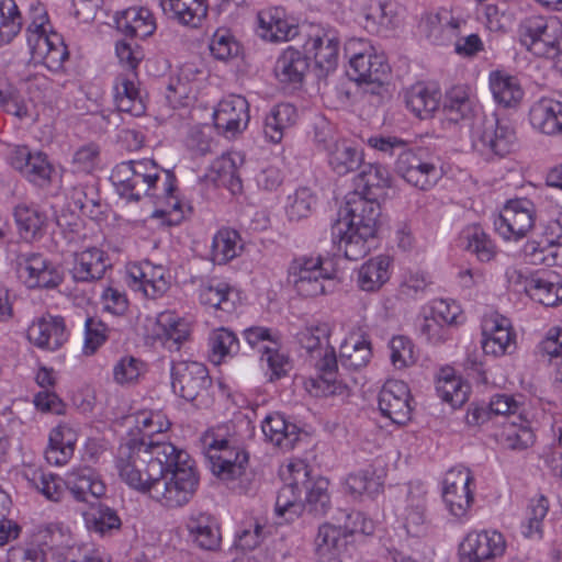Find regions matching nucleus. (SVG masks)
Masks as SVG:
<instances>
[{"instance_id": "obj_45", "label": "nucleus", "mask_w": 562, "mask_h": 562, "mask_svg": "<svg viewBox=\"0 0 562 562\" xmlns=\"http://www.w3.org/2000/svg\"><path fill=\"white\" fill-rule=\"evenodd\" d=\"M297 117L294 105L290 103L277 104L265 119L263 132L266 137L274 144L280 143L285 130L292 127Z\"/></svg>"}, {"instance_id": "obj_7", "label": "nucleus", "mask_w": 562, "mask_h": 562, "mask_svg": "<svg viewBox=\"0 0 562 562\" xmlns=\"http://www.w3.org/2000/svg\"><path fill=\"white\" fill-rule=\"evenodd\" d=\"M346 50L352 52L349 60L351 78L368 85L370 93L379 94L391 71L385 55L360 40L350 41Z\"/></svg>"}, {"instance_id": "obj_59", "label": "nucleus", "mask_w": 562, "mask_h": 562, "mask_svg": "<svg viewBox=\"0 0 562 562\" xmlns=\"http://www.w3.org/2000/svg\"><path fill=\"white\" fill-rule=\"evenodd\" d=\"M549 510V501L546 496L539 495L531 498L527 507L526 521L521 524V533L526 538H542V521Z\"/></svg>"}, {"instance_id": "obj_58", "label": "nucleus", "mask_w": 562, "mask_h": 562, "mask_svg": "<svg viewBox=\"0 0 562 562\" xmlns=\"http://www.w3.org/2000/svg\"><path fill=\"white\" fill-rule=\"evenodd\" d=\"M383 488V482L371 468L351 473L346 479V490L353 497L362 495L373 496Z\"/></svg>"}, {"instance_id": "obj_32", "label": "nucleus", "mask_w": 562, "mask_h": 562, "mask_svg": "<svg viewBox=\"0 0 562 562\" xmlns=\"http://www.w3.org/2000/svg\"><path fill=\"white\" fill-rule=\"evenodd\" d=\"M402 518L408 536L423 537L427 533L429 521L426 516V493L422 488H409Z\"/></svg>"}, {"instance_id": "obj_1", "label": "nucleus", "mask_w": 562, "mask_h": 562, "mask_svg": "<svg viewBox=\"0 0 562 562\" xmlns=\"http://www.w3.org/2000/svg\"><path fill=\"white\" fill-rule=\"evenodd\" d=\"M380 215L381 206L374 198L358 192L348 196L340 217L331 227L333 241L347 259L357 261L370 252Z\"/></svg>"}, {"instance_id": "obj_50", "label": "nucleus", "mask_w": 562, "mask_h": 562, "mask_svg": "<svg viewBox=\"0 0 562 562\" xmlns=\"http://www.w3.org/2000/svg\"><path fill=\"white\" fill-rule=\"evenodd\" d=\"M524 256L531 265L562 266V241L529 240L524 246Z\"/></svg>"}, {"instance_id": "obj_30", "label": "nucleus", "mask_w": 562, "mask_h": 562, "mask_svg": "<svg viewBox=\"0 0 562 562\" xmlns=\"http://www.w3.org/2000/svg\"><path fill=\"white\" fill-rule=\"evenodd\" d=\"M13 217L18 233L22 239L34 241L40 239L48 224V217L37 205L19 203L13 209Z\"/></svg>"}, {"instance_id": "obj_6", "label": "nucleus", "mask_w": 562, "mask_h": 562, "mask_svg": "<svg viewBox=\"0 0 562 562\" xmlns=\"http://www.w3.org/2000/svg\"><path fill=\"white\" fill-rule=\"evenodd\" d=\"M517 36L531 54L554 58L562 49V22L557 16L530 14L519 21Z\"/></svg>"}, {"instance_id": "obj_11", "label": "nucleus", "mask_w": 562, "mask_h": 562, "mask_svg": "<svg viewBox=\"0 0 562 562\" xmlns=\"http://www.w3.org/2000/svg\"><path fill=\"white\" fill-rule=\"evenodd\" d=\"M15 270L27 289H55L64 280L61 270L38 252L19 255Z\"/></svg>"}, {"instance_id": "obj_18", "label": "nucleus", "mask_w": 562, "mask_h": 562, "mask_svg": "<svg viewBox=\"0 0 562 562\" xmlns=\"http://www.w3.org/2000/svg\"><path fill=\"white\" fill-rule=\"evenodd\" d=\"M503 535L495 530L469 532L459 547L460 562H493L505 552Z\"/></svg>"}, {"instance_id": "obj_15", "label": "nucleus", "mask_w": 562, "mask_h": 562, "mask_svg": "<svg viewBox=\"0 0 562 562\" xmlns=\"http://www.w3.org/2000/svg\"><path fill=\"white\" fill-rule=\"evenodd\" d=\"M535 225L533 204L526 199L507 202L503 210L494 217L496 233L506 240H517Z\"/></svg>"}, {"instance_id": "obj_34", "label": "nucleus", "mask_w": 562, "mask_h": 562, "mask_svg": "<svg viewBox=\"0 0 562 562\" xmlns=\"http://www.w3.org/2000/svg\"><path fill=\"white\" fill-rule=\"evenodd\" d=\"M259 34L270 42L290 41L297 34V27L285 20L282 8H269L258 14Z\"/></svg>"}, {"instance_id": "obj_26", "label": "nucleus", "mask_w": 562, "mask_h": 562, "mask_svg": "<svg viewBox=\"0 0 562 562\" xmlns=\"http://www.w3.org/2000/svg\"><path fill=\"white\" fill-rule=\"evenodd\" d=\"M532 127L546 135L562 134V101L542 97L529 109Z\"/></svg>"}, {"instance_id": "obj_62", "label": "nucleus", "mask_w": 562, "mask_h": 562, "mask_svg": "<svg viewBox=\"0 0 562 562\" xmlns=\"http://www.w3.org/2000/svg\"><path fill=\"white\" fill-rule=\"evenodd\" d=\"M316 204V196L310 188L301 187L288 195L285 213L290 221L306 218Z\"/></svg>"}, {"instance_id": "obj_9", "label": "nucleus", "mask_w": 562, "mask_h": 562, "mask_svg": "<svg viewBox=\"0 0 562 562\" xmlns=\"http://www.w3.org/2000/svg\"><path fill=\"white\" fill-rule=\"evenodd\" d=\"M176 176L171 171L162 173L134 175L132 201H139L143 196H149L156 203H165L166 209L155 211V216H161L165 213L178 212L177 221L183 217L184 204L177 196Z\"/></svg>"}, {"instance_id": "obj_20", "label": "nucleus", "mask_w": 562, "mask_h": 562, "mask_svg": "<svg viewBox=\"0 0 562 562\" xmlns=\"http://www.w3.org/2000/svg\"><path fill=\"white\" fill-rule=\"evenodd\" d=\"M409 401V389L403 381L389 380L379 393V408L382 415L398 425H404L411 419Z\"/></svg>"}, {"instance_id": "obj_35", "label": "nucleus", "mask_w": 562, "mask_h": 562, "mask_svg": "<svg viewBox=\"0 0 562 562\" xmlns=\"http://www.w3.org/2000/svg\"><path fill=\"white\" fill-rule=\"evenodd\" d=\"M119 31L131 37L146 38L156 30L153 13L147 8H128L115 15Z\"/></svg>"}, {"instance_id": "obj_25", "label": "nucleus", "mask_w": 562, "mask_h": 562, "mask_svg": "<svg viewBox=\"0 0 562 562\" xmlns=\"http://www.w3.org/2000/svg\"><path fill=\"white\" fill-rule=\"evenodd\" d=\"M459 27V19H456L447 9L424 14L418 24L420 35L437 45L449 42Z\"/></svg>"}, {"instance_id": "obj_12", "label": "nucleus", "mask_w": 562, "mask_h": 562, "mask_svg": "<svg viewBox=\"0 0 562 562\" xmlns=\"http://www.w3.org/2000/svg\"><path fill=\"white\" fill-rule=\"evenodd\" d=\"M307 36L304 43L305 54L314 58L317 76L326 77L338 66L339 34L331 27L312 26Z\"/></svg>"}, {"instance_id": "obj_39", "label": "nucleus", "mask_w": 562, "mask_h": 562, "mask_svg": "<svg viewBox=\"0 0 562 562\" xmlns=\"http://www.w3.org/2000/svg\"><path fill=\"white\" fill-rule=\"evenodd\" d=\"M165 13L182 25L198 27L207 14L206 0H160Z\"/></svg>"}, {"instance_id": "obj_57", "label": "nucleus", "mask_w": 562, "mask_h": 562, "mask_svg": "<svg viewBox=\"0 0 562 562\" xmlns=\"http://www.w3.org/2000/svg\"><path fill=\"white\" fill-rule=\"evenodd\" d=\"M232 288L228 283L223 281H210L202 284L199 289V299L201 304L231 312L234 308V303L231 300Z\"/></svg>"}, {"instance_id": "obj_63", "label": "nucleus", "mask_w": 562, "mask_h": 562, "mask_svg": "<svg viewBox=\"0 0 562 562\" xmlns=\"http://www.w3.org/2000/svg\"><path fill=\"white\" fill-rule=\"evenodd\" d=\"M146 371V364L139 358L124 356L113 366V380L120 385L136 383Z\"/></svg>"}, {"instance_id": "obj_3", "label": "nucleus", "mask_w": 562, "mask_h": 562, "mask_svg": "<svg viewBox=\"0 0 562 562\" xmlns=\"http://www.w3.org/2000/svg\"><path fill=\"white\" fill-rule=\"evenodd\" d=\"M331 326L326 322L306 325L297 335V342L305 351V362L313 367L317 376L311 379L308 391L315 396H331L342 393V384L337 380L338 360L329 344Z\"/></svg>"}, {"instance_id": "obj_44", "label": "nucleus", "mask_w": 562, "mask_h": 562, "mask_svg": "<svg viewBox=\"0 0 562 562\" xmlns=\"http://www.w3.org/2000/svg\"><path fill=\"white\" fill-rule=\"evenodd\" d=\"M359 169L355 178V192L376 200L378 195L373 193V189H385L391 186L390 171L383 165L363 161Z\"/></svg>"}, {"instance_id": "obj_40", "label": "nucleus", "mask_w": 562, "mask_h": 562, "mask_svg": "<svg viewBox=\"0 0 562 562\" xmlns=\"http://www.w3.org/2000/svg\"><path fill=\"white\" fill-rule=\"evenodd\" d=\"M327 162L336 175L346 176L359 169L363 162V153L349 140L341 139L330 147Z\"/></svg>"}, {"instance_id": "obj_22", "label": "nucleus", "mask_w": 562, "mask_h": 562, "mask_svg": "<svg viewBox=\"0 0 562 562\" xmlns=\"http://www.w3.org/2000/svg\"><path fill=\"white\" fill-rule=\"evenodd\" d=\"M26 335L35 347L49 351L59 349L68 339L64 318L52 315L35 319L29 326Z\"/></svg>"}, {"instance_id": "obj_64", "label": "nucleus", "mask_w": 562, "mask_h": 562, "mask_svg": "<svg viewBox=\"0 0 562 562\" xmlns=\"http://www.w3.org/2000/svg\"><path fill=\"white\" fill-rule=\"evenodd\" d=\"M535 436L530 427L516 425L514 422L506 425L502 432V445L513 451H522L533 445Z\"/></svg>"}, {"instance_id": "obj_5", "label": "nucleus", "mask_w": 562, "mask_h": 562, "mask_svg": "<svg viewBox=\"0 0 562 562\" xmlns=\"http://www.w3.org/2000/svg\"><path fill=\"white\" fill-rule=\"evenodd\" d=\"M199 483L200 476L192 459L190 462L181 461L180 467L155 479L147 493L164 507L179 508L193 498Z\"/></svg>"}, {"instance_id": "obj_2", "label": "nucleus", "mask_w": 562, "mask_h": 562, "mask_svg": "<svg viewBox=\"0 0 562 562\" xmlns=\"http://www.w3.org/2000/svg\"><path fill=\"white\" fill-rule=\"evenodd\" d=\"M284 486L276 501V513L299 515L302 508L315 516H323L330 507L329 482L323 476H312V469L303 460L291 461Z\"/></svg>"}, {"instance_id": "obj_60", "label": "nucleus", "mask_w": 562, "mask_h": 562, "mask_svg": "<svg viewBox=\"0 0 562 562\" xmlns=\"http://www.w3.org/2000/svg\"><path fill=\"white\" fill-rule=\"evenodd\" d=\"M467 241L465 249L474 254L480 261H490L496 254V247L490 236L480 227H468L462 235Z\"/></svg>"}, {"instance_id": "obj_54", "label": "nucleus", "mask_w": 562, "mask_h": 562, "mask_svg": "<svg viewBox=\"0 0 562 562\" xmlns=\"http://www.w3.org/2000/svg\"><path fill=\"white\" fill-rule=\"evenodd\" d=\"M86 525L101 536L110 535L121 528V519L116 512L99 502L91 504L89 512L85 513Z\"/></svg>"}, {"instance_id": "obj_61", "label": "nucleus", "mask_w": 562, "mask_h": 562, "mask_svg": "<svg viewBox=\"0 0 562 562\" xmlns=\"http://www.w3.org/2000/svg\"><path fill=\"white\" fill-rule=\"evenodd\" d=\"M345 536L341 527L324 524L318 528L315 538L316 554L319 559L330 560L336 555L337 550L344 546Z\"/></svg>"}, {"instance_id": "obj_41", "label": "nucleus", "mask_w": 562, "mask_h": 562, "mask_svg": "<svg viewBox=\"0 0 562 562\" xmlns=\"http://www.w3.org/2000/svg\"><path fill=\"white\" fill-rule=\"evenodd\" d=\"M307 69V57L300 50L288 47L276 61L274 75L281 82L301 83Z\"/></svg>"}, {"instance_id": "obj_43", "label": "nucleus", "mask_w": 562, "mask_h": 562, "mask_svg": "<svg viewBox=\"0 0 562 562\" xmlns=\"http://www.w3.org/2000/svg\"><path fill=\"white\" fill-rule=\"evenodd\" d=\"M437 395L452 408L462 406L470 392V385L460 376H457L452 369H442L436 381Z\"/></svg>"}, {"instance_id": "obj_49", "label": "nucleus", "mask_w": 562, "mask_h": 562, "mask_svg": "<svg viewBox=\"0 0 562 562\" xmlns=\"http://www.w3.org/2000/svg\"><path fill=\"white\" fill-rule=\"evenodd\" d=\"M443 111L449 121L470 119L474 113V101L467 86H454L446 92Z\"/></svg>"}, {"instance_id": "obj_51", "label": "nucleus", "mask_w": 562, "mask_h": 562, "mask_svg": "<svg viewBox=\"0 0 562 562\" xmlns=\"http://www.w3.org/2000/svg\"><path fill=\"white\" fill-rule=\"evenodd\" d=\"M371 356L370 342L351 336L341 344L337 360L344 369L359 370L369 363Z\"/></svg>"}, {"instance_id": "obj_21", "label": "nucleus", "mask_w": 562, "mask_h": 562, "mask_svg": "<svg viewBox=\"0 0 562 562\" xmlns=\"http://www.w3.org/2000/svg\"><path fill=\"white\" fill-rule=\"evenodd\" d=\"M248 102L241 95H229L217 104L214 113V126L226 137L235 136L246 128L249 122Z\"/></svg>"}, {"instance_id": "obj_52", "label": "nucleus", "mask_w": 562, "mask_h": 562, "mask_svg": "<svg viewBox=\"0 0 562 562\" xmlns=\"http://www.w3.org/2000/svg\"><path fill=\"white\" fill-rule=\"evenodd\" d=\"M210 360L220 364L227 357H233L239 351V340L234 331L220 327L213 329L209 336Z\"/></svg>"}, {"instance_id": "obj_14", "label": "nucleus", "mask_w": 562, "mask_h": 562, "mask_svg": "<svg viewBox=\"0 0 562 562\" xmlns=\"http://www.w3.org/2000/svg\"><path fill=\"white\" fill-rule=\"evenodd\" d=\"M474 479L467 468H453L446 473L442 482V498L449 513L456 518L467 517L474 496L470 488Z\"/></svg>"}, {"instance_id": "obj_56", "label": "nucleus", "mask_w": 562, "mask_h": 562, "mask_svg": "<svg viewBox=\"0 0 562 562\" xmlns=\"http://www.w3.org/2000/svg\"><path fill=\"white\" fill-rule=\"evenodd\" d=\"M23 18L14 0H0V47L11 43L21 32Z\"/></svg>"}, {"instance_id": "obj_27", "label": "nucleus", "mask_w": 562, "mask_h": 562, "mask_svg": "<svg viewBox=\"0 0 562 562\" xmlns=\"http://www.w3.org/2000/svg\"><path fill=\"white\" fill-rule=\"evenodd\" d=\"M110 267L108 254L91 247L75 254L70 273L76 282H93L102 279Z\"/></svg>"}, {"instance_id": "obj_36", "label": "nucleus", "mask_w": 562, "mask_h": 562, "mask_svg": "<svg viewBox=\"0 0 562 562\" xmlns=\"http://www.w3.org/2000/svg\"><path fill=\"white\" fill-rule=\"evenodd\" d=\"M261 429L270 442L283 450L293 449L301 435V429L280 413L267 415Z\"/></svg>"}, {"instance_id": "obj_42", "label": "nucleus", "mask_w": 562, "mask_h": 562, "mask_svg": "<svg viewBox=\"0 0 562 562\" xmlns=\"http://www.w3.org/2000/svg\"><path fill=\"white\" fill-rule=\"evenodd\" d=\"M392 259L387 255H379L369 259L358 270V285L362 291L374 292L390 279Z\"/></svg>"}, {"instance_id": "obj_13", "label": "nucleus", "mask_w": 562, "mask_h": 562, "mask_svg": "<svg viewBox=\"0 0 562 562\" xmlns=\"http://www.w3.org/2000/svg\"><path fill=\"white\" fill-rule=\"evenodd\" d=\"M115 468L121 480L130 487L142 493L148 492L151 477L147 475L142 441L137 438H131L121 443L116 453Z\"/></svg>"}, {"instance_id": "obj_4", "label": "nucleus", "mask_w": 562, "mask_h": 562, "mask_svg": "<svg viewBox=\"0 0 562 562\" xmlns=\"http://www.w3.org/2000/svg\"><path fill=\"white\" fill-rule=\"evenodd\" d=\"M222 429L209 430L201 438L205 459L211 472L222 481L232 482L245 475L249 454L232 438H225Z\"/></svg>"}, {"instance_id": "obj_23", "label": "nucleus", "mask_w": 562, "mask_h": 562, "mask_svg": "<svg viewBox=\"0 0 562 562\" xmlns=\"http://www.w3.org/2000/svg\"><path fill=\"white\" fill-rule=\"evenodd\" d=\"M65 485L76 502L93 504L105 494L106 487L89 467L76 468L65 476Z\"/></svg>"}, {"instance_id": "obj_47", "label": "nucleus", "mask_w": 562, "mask_h": 562, "mask_svg": "<svg viewBox=\"0 0 562 562\" xmlns=\"http://www.w3.org/2000/svg\"><path fill=\"white\" fill-rule=\"evenodd\" d=\"M241 250L239 233L233 228L223 227L212 238L211 260L216 265H225L236 258Z\"/></svg>"}, {"instance_id": "obj_28", "label": "nucleus", "mask_w": 562, "mask_h": 562, "mask_svg": "<svg viewBox=\"0 0 562 562\" xmlns=\"http://www.w3.org/2000/svg\"><path fill=\"white\" fill-rule=\"evenodd\" d=\"M31 9L32 20L26 27V40L34 58L40 56V46L48 50L55 49L57 44L53 38L61 35L52 30L47 12L42 4L32 5Z\"/></svg>"}, {"instance_id": "obj_31", "label": "nucleus", "mask_w": 562, "mask_h": 562, "mask_svg": "<svg viewBox=\"0 0 562 562\" xmlns=\"http://www.w3.org/2000/svg\"><path fill=\"white\" fill-rule=\"evenodd\" d=\"M488 85L494 101L504 109H515L522 101L524 89L515 76L494 70L490 72Z\"/></svg>"}, {"instance_id": "obj_8", "label": "nucleus", "mask_w": 562, "mask_h": 562, "mask_svg": "<svg viewBox=\"0 0 562 562\" xmlns=\"http://www.w3.org/2000/svg\"><path fill=\"white\" fill-rule=\"evenodd\" d=\"M288 280L300 295L315 297L331 291L334 271L321 255H301L290 262Z\"/></svg>"}, {"instance_id": "obj_38", "label": "nucleus", "mask_w": 562, "mask_h": 562, "mask_svg": "<svg viewBox=\"0 0 562 562\" xmlns=\"http://www.w3.org/2000/svg\"><path fill=\"white\" fill-rule=\"evenodd\" d=\"M160 328L158 337L169 351H179L191 337V325L171 312H164L157 318Z\"/></svg>"}, {"instance_id": "obj_10", "label": "nucleus", "mask_w": 562, "mask_h": 562, "mask_svg": "<svg viewBox=\"0 0 562 562\" xmlns=\"http://www.w3.org/2000/svg\"><path fill=\"white\" fill-rule=\"evenodd\" d=\"M516 142L514 128L496 115L485 116L474 133L473 146L487 159L510 153Z\"/></svg>"}, {"instance_id": "obj_29", "label": "nucleus", "mask_w": 562, "mask_h": 562, "mask_svg": "<svg viewBox=\"0 0 562 562\" xmlns=\"http://www.w3.org/2000/svg\"><path fill=\"white\" fill-rule=\"evenodd\" d=\"M192 541L202 550L215 551L221 546L222 535L214 516L203 512L192 513L187 521Z\"/></svg>"}, {"instance_id": "obj_55", "label": "nucleus", "mask_w": 562, "mask_h": 562, "mask_svg": "<svg viewBox=\"0 0 562 562\" xmlns=\"http://www.w3.org/2000/svg\"><path fill=\"white\" fill-rule=\"evenodd\" d=\"M214 181L227 188L233 194L241 191V180L238 175L236 159L232 154H222L211 165Z\"/></svg>"}, {"instance_id": "obj_48", "label": "nucleus", "mask_w": 562, "mask_h": 562, "mask_svg": "<svg viewBox=\"0 0 562 562\" xmlns=\"http://www.w3.org/2000/svg\"><path fill=\"white\" fill-rule=\"evenodd\" d=\"M23 477L31 488L37 491L47 501L59 502L65 493V479L42 469L29 468L23 472Z\"/></svg>"}, {"instance_id": "obj_46", "label": "nucleus", "mask_w": 562, "mask_h": 562, "mask_svg": "<svg viewBox=\"0 0 562 562\" xmlns=\"http://www.w3.org/2000/svg\"><path fill=\"white\" fill-rule=\"evenodd\" d=\"M440 93L424 83H416L405 92L406 106L419 119H429L438 110Z\"/></svg>"}, {"instance_id": "obj_19", "label": "nucleus", "mask_w": 562, "mask_h": 562, "mask_svg": "<svg viewBox=\"0 0 562 562\" xmlns=\"http://www.w3.org/2000/svg\"><path fill=\"white\" fill-rule=\"evenodd\" d=\"M138 440L142 441L147 475L151 477V482L168 471L180 467L181 461L190 462L192 460L187 451L178 449L170 442L147 441L144 438Z\"/></svg>"}, {"instance_id": "obj_33", "label": "nucleus", "mask_w": 562, "mask_h": 562, "mask_svg": "<svg viewBox=\"0 0 562 562\" xmlns=\"http://www.w3.org/2000/svg\"><path fill=\"white\" fill-rule=\"evenodd\" d=\"M116 109L132 116H142L146 112V102L136 82L127 75L116 77L113 87Z\"/></svg>"}, {"instance_id": "obj_24", "label": "nucleus", "mask_w": 562, "mask_h": 562, "mask_svg": "<svg viewBox=\"0 0 562 562\" xmlns=\"http://www.w3.org/2000/svg\"><path fill=\"white\" fill-rule=\"evenodd\" d=\"M482 349L486 355L503 356L515 344L510 321L499 314H492L483 323Z\"/></svg>"}, {"instance_id": "obj_17", "label": "nucleus", "mask_w": 562, "mask_h": 562, "mask_svg": "<svg viewBox=\"0 0 562 562\" xmlns=\"http://www.w3.org/2000/svg\"><path fill=\"white\" fill-rule=\"evenodd\" d=\"M170 374L173 392L188 402L194 401L212 384L207 368L198 361L173 362Z\"/></svg>"}, {"instance_id": "obj_53", "label": "nucleus", "mask_w": 562, "mask_h": 562, "mask_svg": "<svg viewBox=\"0 0 562 562\" xmlns=\"http://www.w3.org/2000/svg\"><path fill=\"white\" fill-rule=\"evenodd\" d=\"M529 296L544 306H557L562 302V283L552 273L539 274L531 280Z\"/></svg>"}, {"instance_id": "obj_37", "label": "nucleus", "mask_w": 562, "mask_h": 562, "mask_svg": "<svg viewBox=\"0 0 562 562\" xmlns=\"http://www.w3.org/2000/svg\"><path fill=\"white\" fill-rule=\"evenodd\" d=\"M76 441L77 434L70 426L59 424L53 428L45 450L47 462L54 465L66 464L74 454Z\"/></svg>"}, {"instance_id": "obj_16", "label": "nucleus", "mask_w": 562, "mask_h": 562, "mask_svg": "<svg viewBox=\"0 0 562 562\" xmlns=\"http://www.w3.org/2000/svg\"><path fill=\"white\" fill-rule=\"evenodd\" d=\"M395 171L411 186L429 190L439 180L441 172L435 162L423 157V151L403 150L395 161Z\"/></svg>"}]
</instances>
